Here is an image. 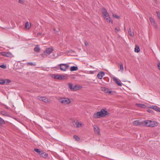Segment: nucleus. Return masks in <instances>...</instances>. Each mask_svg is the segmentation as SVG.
<instances>
[{"mask_svg": "<svg viewBox=\"0 0 160 160\" xmlns=\"http://www.w3.org/2000/svg\"><path fill=\"white\" fill-rule=\"evenodd\" d=\"M108 114V112L106 109H102L101 111L94 113L92 117L94 118H99L102 117H104Z\"/></svg>", "mask_w": 160, "mask_h": 160, "instance_id": "f257e3e1", "label": "nucleus"}, {"mask_svg": "<svg viewBox=\"0 0 160 160\" xmlns=\"http://www.w3.org/2000/svg\"><path fill=\"white\" fill-rule=\"evenodd\" d=\"M51 77L54 79L59 80H66L68 78V76L67 74H52Z\"/></svg>", "mask_w": 160, "mask_h": 160, "instance_id": "f03ea898", "label": "nucleus"}, {"mask_svg": "<svg viewBox=\"0 0 160 160\" xmlns=\"http://www.w3.org/2000/svg\"><path fill=\"white\" fill-rule=\"evenodd\" d=\"M143 124L146 126L154 127L158 126V123L155 121L150 120H146L143 122Z\"/></svg>", "mask_w": 160, "mask_h": 160, "instance_id": "7ed1b4c3", "label": "nucleus"}, {"mask_svg": "<svg viewBox=\"0 0 160 160\" xmlns=\"http://www.w3.org/2000/svg\"><path fill=\"white\" fill-rule=\"evenodd\" d=\"M59 101L61 103L65 105L69 104L71 102L70 98L64 97L60 98Z\"/></svg>", "mask_w": 160, "mask_h": 160, "instance_id": "20e7f679", "label": "nucleus"}, {"mask_svg": "<svg viewBox=\"0 0 160 160\" xmlns=\"http://www.w3.org/2000/svg\"><path fill=\"white\" fill-rule=\"evenodd\" d=\"M68 85L70 90L72 91H76L79 90L82 88V87L78 85L73 86L72 84L71 83H68Z\"/></svg>", "mask_w": 160, "mask_h": 160, "instance_id": "39448f33", "label": "nucleus"}, {"mask_svg": "<svg viewBox=\"0 0 160 160\" xmlns=\"http://www.w3.org/2000/svg\"><path fill=\"white\" fill-rule=\"evenodd\" d=\"M60 69L63 71H65L68 69L69 66L67 64H61L59 65Z\"/></svg>", "mask_w": 160, "mask_h": 160, "instance_id": "423d86ee", "label": "nucleus"}, {"mask_svg": "<svg viewBox=\"0 0 160 160\" xmlns=\"http://www.w3.org/2000/svg\"><path fill=\"white\" fill-rule=\"evenodd\" d=\"M74 126L77 128H79L83 127V125L82 122L78 121H74L73 122Z\"/></svg>", "mask_w": 160, "mask_h": 160, "instance_id": "0eeeda50", "label": "nucleus"}, {"mask_svg": "<svg viewBox=\"0 0 160 160\" xmlns=\"http://www.w3.org/2000/svg\"><path fill=\"white\" fill-rule=\"evenodd\" d=\"M0 54L1 55L8 58H12V54L9 52H2Z\"/></svg>", "mask_w": 160, "mask_h": 160, "instance_id": "6e6552de", "label": "nucleus"}, {"mask_svg": "<svg viewBox=\"0 0 160 160\" xmlns=\"http://www.w3.org/2000/svg\"><path fill=\"white\" fill-rule=\"evenodd\" d=\"M102 13L104 18L106 17H108L109 16L107 10L105 8H102L101 10Z\"/></svg>", "mask_w": 160, "mask_h": 160, "instance_id": "1a4fd4ad", "label": "nucleus"}, {"mask_svg": "<svg viewBox=\"0 0 160 160\" xmlns=\"http://www.w3.org/2000/svg\"><path fill=\"white\" fill-rule=\"evenodd\" d=\"M101 89L102 91L106 93H108L110 94H112V91L110 90L109 89L104 87H101Z\"/></svg>", "mask_w": 160, "mask_h": 160, "instance_id": "9d476101", "label": "nucleus"}, {"mask_svg": "<svg viewBox=\"0 0 160 160\" xmlns=\"http://www.w3.org/2000/svg\"><path fill=\"white\" fill-rule=\"evenodd\" d=\"M94 132L97 135H100V130L99 128L96 125L93 126Z\"/></svg>", "mask_w": 160, "mask_h": 160, "instance_id": "9b49d317", "label": "nucleus"}, {"mask_svg": "<svg viewBox=\"0 0 160 160\" xmlns=\"http://www.w3.org/2000/svg\"><path fill=\"white\" fill-rule=\"evenodd\" d=\"M149 20L152 23V25L154 26L155 27H156L157 26V23L154 20V18L152 17H149Z\"/></svg>", "mask_w": 160, "mask_h": 160, "instance_id": "f8f14e48", "label": "nucleus"}, {"mask_svg": "<svg viewBox=\"0 0 160 160\" xmlns=\"http://www.w3.org/2000/svg\"><path fill=\"white\" fill-rule=\"evenodd\" d=\"M113 80L118 86H122V83L120 82V80L116 78L113 77Z\"/></svg>", "mask_w": 160, "mask_h": 160, "instance_id": "ddd939ff", "label": "nucleus"}, {"mask_svg": "<svg viewBox=\"0 0 160 160\" xmlns=\"http://www.w3.org/2000/svg\"><path fill=\"white\" fill-rule=\"evenodd\" d=\"M105 73L103 71L99 72L97 75V77L98 78L101 79L103 77Z\"/></svg>", "mask_w": 160, "mask_h": 160, "instance_id": "4468645a", "label": "nucleus"}, {"mask_svg": "<svg viewBox=\"0 0 160 160\" xmlns=\"http://www.w3.org/2000/svg\"><path fill=\"white\" fill-rule=\"evenodd\" d=\"M151 108L152 109L154 110L155 111L157 112H160V108L157 106L153 105L151 107Z\"/></svg>", "mask_w": 160, "mask_h": 160, "instance_id": "2eb2a0df", "label": "nucleus"}, {"mask_svg": "<svg viewBox=\"0 0 160 160\" xmlns=\"http://www.w3.org/2000/svg\"><path fill=\"white\" fill-rule=\"evenodd\" d=\"M41 157L46 158L48 157V154L42 151H41Z\"/></svg>", "mask_w": 160, "mask_h": 160, "instance_id": "dca6fc26", "label": "nucleus"}, {"mask_svg": "<svg viewBox=\"0 0 160 160\" xmlns=\"http://www.w3.org/2000/svg\"><path fill=\"white\" fill-rule=\"evenodd\" d=\"M53 48H48L46 49V52L47 54H50L53 51Z\"/></svg>", "mask_w": 160, "mask_h": 160, "instance_id": "f3484780", "label": "nucleus"}, {"mask_svg": "<svg viewBox=\"0 0 160 160\" xmlns=\"http://www.w3.org/2000/svg\"><path fill=\"white\" fill-rule=\"evenodd\" d=\"M0 114L4 116H8V112L4 111H1Z\"/></svg>", "mask_w": 160, "mask_h": 160, "instance_id": "a211bd4d", "label": "nucleus"}, {"mask_svg": "<svg viewBox=\"0 0 160 160\" xmlns=\"http://www.w3.org/2000/svg\"><path fill=\"white\" fill-rule=\"evenodd\" d=\"M40 49L39 48V45H37L34 48V50L36 52H39Z\"/></svg>", "mask_w": 160, "mask_h": 160, "instance_id": "6ab92c4d", "label": "nucleus"}, {"mask_svg": "<svg viewBox=\"0 0 160 160\" xmlns=\"http://www.w3.org/2000/svg\"><path fill=\"white\" fill-rule=\"evenodd\" d=\"M41 100H42L44 102H48L49 101L48 99H47L45 97H41Z\"/></svg>", "mask_w": 160, "mask_h": 160, "instance_id": "aec40b11", "label": "nucleus"}, {"mask_svg": "<svg viewBox=\"0 0 160 160\" xmlns=\"http://www.w3.org/2000/svg\"><path fill=\"white\" fill-rule=\"evenodd\" d=\"M78 67L74 66L71 67L70 68V70L71 71H76L78 70Z\"/></svg>", "mask_w": 160, "mask_h": 160, "instance_id": "412c9836", "label": "nucleus"}, {"mask_svg": "<svg viewBox=\"0 0 160 160\" xmlns=\"http://www.w3.org/2000/svg\"><path fill=\"white\" fill-rule=\"evenodd\" d=\"M128 32L129 35L131 37H133L134 36V33L133 32L131 31L130 28H129L128 29Z\"/></svg>", "mask_w": 160, "mask_h": 160, "instance_id": "4be33fe9", "label": "nucleus"}, {"mask_svg": "<svg viewBox=\"0 0 160 160\" xmlns=\"http://www.w3.org/2000/svg\"><path fill=\"white\" fill-rule=\"evenodd\" d=\"M31 24L28 22H27L25 24V28L26 29H29L31 27Z\"/></svg>", "mask_w": 160, "mask_h": 160, "instance_id": "5701e85b", "label": "nucleus"}, {"mask_svg": "<svg viewBox=\"0 0 160 160\" xmlns=\"http://www.w3.org/2000/svg\"><path fill=\"white\" fill-rule=\"evenodd\" d=\"M105 18L107 20V22H108L109 23H112V21L111 18L109 16H108V17H106Z\"/></svg>", "mask_w": 160, "mask_h": 160, "instance_id": "b1692460", "label": "nucleus"}, {"mask_svg": "<svg viewBox=\"0 0 160 160\" xmlns=\"http://www.w3.org/2000/svg\"><path fill=\"white\" fill-rule=\"evenodd\" d=\"M119 68L121 71L123 72L124 70V68L123 64L122 63H120L119 64Z\"/></svg>", "mask_w": 160, "mask_h": 160, "instance_id": "393cba45", "label": "nucleus"}, {"mask_svg": "<svg viewBox=\"0 0 160 160\" xmlns=\"http://www.w3.org/2000/svg\"><path fill=\"white\" fill-rule=\"evenodd\" d=\"M133 123L135 125H138L141 124L140 122H139L138 120H136L134 121L133 122Z\"/></svg>", "mask_w": 160, "mask_h": 160, "instance_id": "a878e982", "label": "nucleus"}, {"mask_svg": "<svg viewBox=\"0 0 160 160\" xmlns=\"http://www.w3.org/2000/svg\"><path fill=\"white\" fill-rule=\"evenodd\" d=\"M140 50L139 47L136 45L135 48V52H139Z\"/></svg>", "mask_w": 160, "mask_h": 160, "instance_id": "bb28decb", "label": "nucleus"}, {"mask_svg": "<svg viewBox=\"0 0 160 160\" xmlns=\"http://www.w3.org/2000/svg\"><path fill=\"white\" fill-rule=\"evenodd\" d=\"M73 138L75 140L77 141H78L80 140V138L78 136L76 135H74L73 136Z\"/></svg>", "mask_w": 160, "mask_h": 160, "instance_id": "cd10ccee", "label": "nucleus"}, {"mask_svg": "<svg viewBox=\"0 0 160 160\" xmlns=\"http://www.w3.org/2000/svg\"><path fill=\"white\" fill-rule=\"evenodd\" d=\"M27 64L31 66H35L36 65L35 63H33L32 62H28L27 63Z\"/></svg>", "mask_w": 160, "mask_h": 160, "instance_id": "c85d7f7f", "label": "nucleus"}, {"mask_svg": "<svg viewBox=\"0 0 160 160\" xmlns=\"http://www.w3.org/2000/svg\"><path fill=\"white\" fill-rule=\"evenodd\" d=\"M5 83V80L0 79V84L3 85Z\"/></svg>", "mask_w": 160, "mask_h": 160, "instance_id": "c756f323", "label": "nucleus"}, {"mask_svg": "<svg viewBox=\"0 0 160 160\" xmlns=\"http://www.w3.org/2000/svg\"><path fill=\"white\" fill-rule=\"evenodd\" d=\"M0 123L2 124H5V123L4 120L0 117Z\"/></svg>", "mask_w": 160, "mask_h": 160, "instance_id": "7c9ffc66", "label": "nucleus"}, {"mask_svg": "<svg viewBox=\"0 0 160 160\" xmlns=\"http://www.w3.org/2000/svg\"><path fill=\"white\" fill-rule=\"evenodd\" d=\"M42 56L43 58H46L47 56V53L45 52H43L42 54Z\"/></svg>", "mask_w": 160, "mask_h": 160, "instance_id": "2f4dec72", "label": "nucleus"}, {"mask_svg": "<svg viewBox=\"0 0 160 160\" xmlns=\"http://www.w3.org/2000/svg\"><path fill=\"white\" fill-rule=\"evenodd\" d=\"M136 105L139 107H144L145 106L144 104H136Z\"/></svg>", "mask_w": 160, "mask_h": 160, "instance_id": "473e14b6", "label": "nucleus"}, {"mask_svg": "<svg viewBox=\"0 0 160 160\" xmlns=\"http://www.w3.org/2000/svg\"><path fill=\"white\" fill-rule=\"evenodd\" d=\"M5 82L6 84H8L11 82V81L9 79H5Z\"/></svg>", "mask_w": 160, "mask_h": 160, "instance_id": "72a5a7b5", "label": "nucleus"}, {"mask_svg": "<svg viewBox=\"0 0 160 160\" xmlns=\"http://www.w3.org/2000/svg\"><path fill=\"white\" fill-rule=\"evenodd\" d=\"M34 151L39 154L40 153V150L38 149L35 148L34 149Z\"/></svg>", "mask_w": 160, "mask_h": 160, "instance_id": "f704fd0d", "label": "nucleus"}, {"mask_svg": "<svg viewBox=\"0 0 160 160\" xmlns=\"http://www.w3.org/2000/svg\"><path fill=\"white\" fill-rule=\"evenodd\" d=\"M112 16L113 17V18H115L117 19L120 18V17L119 16H118L115 14H113Z\"/></svg>", "mask_w": 160, "mask_h": 160, "instance_id": "c9c22d12", "label": "nucleus"}, {"mask_svg": "<svg viewBox=\"0 0 160 160\" xmlns=\"http://www.w3.org/2000/svg\"><path fill=\"white\" fill-rule=\"evenodd\" d=\"M156 13L158 18L160 20V13L158 11H157Z\"/></svg>", "mask_w": 160, "mask_h": 160, "instance_id": "e433bc0d", "label": "nucleus"}, {"mask_svg": "<svg viewBox=\"0 0 160 160\" xmlns=\"http://www.w3.org/2000/svg\"><path fill=\"white\" fill-rule=\"evenodd\" d=\"M120 31L119 29H118V28H115V31L116 33H117L118 32Z\"/></svg>", "mask_w": 160, "mask_h": 160, "instance_id": "4c0bfd02", "label": "nucleus"}, {"mask_svg": "<svg viewBox=\"0 0 160 160\" xmlns=\"http://www.w3.org/2000/svg\"><path fill=\"white\" fill-rule=\"evenodd\" d=\"M18 2L20 3L21 4H23L24 3L23 1L22 0H19Z\"/></svg>", "mask_w": 160, "mask_h": 160, "instance_id": "58836bf2", "label": "nucleus"}, {"mask_svg": "<svg viewBox=\"0 0 160 160\" xmlns=\"http://www.w3.org/2000/svg\"><path fill=\"white\" fill-rule=\"evenodd\" d=\"M0 67L4 68H5L6 67V66L4 65H1L0 66Z\"/></svg>", "mask_w": 160, "mask_h": 160, "instance_id": "ea45409f", "label": "nucleus"}, {"mask_svg": "<svg viewBox=\"0 0 160 160\" xmlns=\"http://www.w3.org/2000/svg\"><path fill=\"white\" fill-rule=\"evenodd\" d=\"M85 44L86 46H88L89 45L88 42L86 41L85 42Z\"/></svg>", "mask_w": 160, "mask_h": 160, "instance_id": "a19ab883", "label": "nucleus"}, {"mask_svg": "<svg viewBox=\"0 0 160 160\" xmlns=\"http://www.w3.org/2000/svg\"><path fill=\"white\" fill-rule=\"evenodd\" d=\"M5 108L7 109H10V108H9L8 107V106H7L6 105H5Z\"/></svg>", "mask_w": 160, "mask_h": 160, "instance_id": "79ce46f5", "label": "nucleus"}, {"mask_svg": "<svg viewBox=\"0 0 160 160\" xmlns=\"http://www.w3.org/2000/svg\"><path fill=\"white\" fill-rule=\"evenodd\" d=\"M158 67L159 69L160 70V63H159L158 65Z\"/></svg>", "mask_w": 160, "mask_h": 160, "instance_id": "37998d69", "label": "nucleus"}, {"mask_svg": "<svg viewBox=\"0 0 160 160\" xmlns=\"http://www.w3.org/2000/svg\"><path fill=\"white\" fill-rule=\"evenodd\" d=\"M53 30H54L55 31H56V29H55V28H54V29H53Z\"/></svg>", "mask_w": 160, "mask_h": 160, "instance_id": "c03bdc74", "label": "nucleus"}, {"mask_svg": "<svg viewBox=\"0 0 160 160\" xmlns=\"http://www.w3.org/2000/svg\"><path fill=\"white\" fill-rule=\"evenodd\" d=\"M147 111H148V112H150V111H149V110H147Z\"/></svg>", "mask_w": 160, "mask_h": 160, "instance_id": "a18cd8bd", "label": "nucleus"}, {"mask_svg": "<svg viewBox=\"0 0 160 160\" xmlns=\"http://www.w3.org/2000/svg\"><path fill=\"white\" fill-rule=\"evenodd\" d=\"M53 56L54 57V56H54V54L53 55Z\"/></svg>", "mask_w": 160, "mask_h": 160, "instance_id": "49530a36", "label": "nucleus"}]
</instances>
